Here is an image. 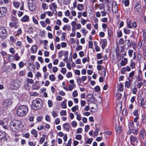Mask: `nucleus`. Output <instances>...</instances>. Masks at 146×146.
<instances>
[{
    "label": "nucleus",
    "instance_id": "1",
    "mask_svg": "<svg viewBox=\"0 0 146 146\" xmlns=\"http://www.w3.org/2000/svg\"><path fill=\"white\" fill-rule=\"evenodd\" d=\"M21 121L13 120L10 122L9 126L13 131L16 132L20 130V126L21 125Z\"/></svg>",
    "mask_w": 146,
    "mask_h": 146
},
{
    "label": "nucleus",
    "instance_id": "2",
    "mask_svg": "<svg viewBox=\"0 0 146 146\" xmlns=\"http://www.w3.org/2000/svg\"><path fill=\"white\" fill-rule=\"evenodd\" d=\"M28 108L25 105H21L19 106L17 110V115L18 116L22 117L25 115L28 112Z\"/></svg>",
    "mask_w": 146,
    "mask_h": 146
},
{
    "label": "nucleus",
    "instance_id": "3",
    "mask_svg": "<svg viewBox=\"0 0 146 146\" xmlns=\"http://www.w3.org/2000/svg\"><path fill=\"white\" fill-rule=\"evenodd\" d=\"M41 102V100L40 99H36L33 101L32 102V106L35 110H38L40 109L42 106Z\"/></svg>",
    "mask_w": 146,
    "mask_h": 146
},
{
    "label": "nucleus",
    "instance_id": "4",
    "mask_svg": "<svg viewBox=\"0 0 146 146\" xmlns=\"http://www.w3.org/2000/svg\"><path fill=\"white\" fill-rule=\"evenodd\" d=\"M7 35V31L4 27H0V36L2 39H5Z\"/></svg>",
    "mask_w": 146,
    "mask_h": 146
},
{
    "label": "nucleus",
    "instance_id": "5",
    "mask_svg": "<svg viewBox=\"0 0 146 146\" xmlns=\"http://www.w3.org/2000/svg\"><path fill=\"white\" fill-rule=\"evenodd\" d=\"M12 101L9 99H6L2 102V104L4 107H9L11 104Z\"/></svg>",
    "mask_w": 146,
    "mask_h": 146
},
{
    "label": "nucleus",
    "instance_id": "6",
    "mask_svg": "<svg viewBox=\"0 0 146 146\" xmlns=\"http://www.w3.org/2000/svg\"><path fill=\"white\" fill-rule=\"evenodd\" d=\"M7 11V8L5 7L0 8V18L5 15Z\"/></svg>",
    "mask_w": 146,
    "mask_h": 146
},
{
    "label": "nucleus",
    "instance_id": "7",
    "mask_svg": "<svg viewBox=\"0 0 146 146\" xmlns=\"http://www.w3.org/2000/svg\"><path fill=\"white\" fill-rule=\"evenodd\" d=\"M12 85L13 86V88L17 89L20 87V83L18 81L14 80L13 82H12Z\"/></svg>",
    "mask_w": 146,
    "mask_h": 146
},
{
    "label": "nucleus",
    "instance_id": "8",
    "mask_svg": "<svg viewBox=\"0 0 146 146\" xmlns=\"http://www.w3.org/2000/svg\"><path fill=\"white\" fill-rule=\"evenodd\" d=\"M88 97V102H89V101L90 100H91V102H92L93 103H94L95 102V98L94 97L93 95L92 94H88L87 95Z\"/></svg>",
    "mask_w": 146,
    "mask_h": 146
},
{
    "label": "nucleus",
    "instance_id": "9",
    "mask_svg": "<svg viewBox=\"0 0 146 146\" xmlns=\"http://www.w3.org/2000/svg\"><path fill=\"white\" fill-rule=\"evenodd\" d=\"M122 103L121 102H119L116 106L115 110L117 112H120L122 110Z\"/></svg>",
    "mask_w": 146,
    "mask_h": 146
},
{
    "label": "nucleus",
    "instance_id": "10",
    "mask_svg": "<svg viewBox=\"0 0 146 146\" xmlns=\"http://www.w3.org/2000/svg\"><path fill=\"white\" fill-rule=\"evenodd\" d=\"M141 6L140 5V2H137L136 3L135 6V10L138 12L139 11V10L141 9Z\"/></svg>",
    "mask_w": 146,
    "mask_h": 146
},
{
    "label": "nucleus",
    "instance_id": "11",
    "mask_svg": "<svg viewBox=\"0 0 146 146\" xmlns=\"http://www.w3.org/2000/svg\"><path fill=\"white\" fill-rule=\"evenodd\" d=\"M145 134V129H142L139 133L140 138L143 139H144V135Z\"/></svg>",
    "mask_w": 146,
    "mask_h": 146
},
{
    "label": "nucleus",
    "instance_id": "12",
    "mask_svg": "<svg viewBox=\"0 0 146 146\" xmlns=\"http://www.w3.org/2000/svg\"><path fill=\"white\" fill-rule=\"evenodd\" d=\"M63 127L67 131H69L70 128V124L68 123H66L63 124Z\"/></svg>",
    "mask_w": 146,
    "mask_h": 146
},
{
    "label": "nucleus",
    "instance_id": "13",
    "mask_svg": "<svg viewBox=\"0 0 146 146\" xmlns=\"http://www.w3.org/2000/svg\"><path fill=\"white\" fill-rule=\"evenodd\" d=\"M21 21L24 22H28L29 21V17L27 15H25L21 19Z\"/></svg>",
    "mask_w": 146,
    "mask_h": 146
},
{
    "label": "nucleus",
    "instance_id": "14",
    "mask_svg": "<svg viewBox=\"0 0 146 146\" xmlns=\"http://www.w3.org/2000/svg\"><path fill=\"white\" fill-rule=\"evenodd\" d=\"M28 6L29 9L31 11H34L35 10V6L33 3L28 5Z\"/></svg>",
    "mask_w": 146,
    "mask_h": 146
},
{
    "label": "nucleus",
    "instance_id": "15",
    "mask_svg": "<svg viewBox=\"0 0 146 146\" xmlns=\"http://www.w3.org/2000/svg\"><path fill=\"white\" fill-rule=\"evenodd\" d=\"M67 101L66 99H64V101L62 102L61 104V105L62 107L63 108H66L67 107L66 102Z\"/></svg>",
    "mask_w": 146,
    "mask_h": 146
},
{
    "label": "nucleus",
    "instance_id": "16",
    "mask_svg": "<svg viewBox=\"0 0 146 146\" xmlns=\"http://www.w3.org/2000/svg\"><path fill=\"white\" fill-rule=\"evenodd\" d=\"M128 127L129 129H135V127L133 126V121H131L129 123Z\"/></svg>",
    "mask_w": 146,
    "mask_h": 146
},
{
    "label": "nucleus",
    "instance_id": "17",
    "mask_svg": "<svg viewBox=\"0 0 146 146\" xmlns=\"http://www.w3.org/2000/svg\"><path fill=\"white\" fill-rule=\"evenodd\" d=\"M37 47L36 45H34L31 47V50L33 52H36L37 50Z\"/></svg>",
    "mask_w": 146,
    "mask_h": 146
},
{
    "label": "nucleus",
    "instance_id": "18",
    "mask_svg": "<svg viewBox=\"0 0 146 146\" xmlns=\"http://www.w3.org/2000/svg\"><path fill=\"white\" fill-rule=\"evenodd\" d=\"M112 10L113 12L115 13H116L117 11V6H112Z\"/></svg>",
    "mask_w": 146,
    "mask_h": 146
},
{
    "label": "nucleus",
    "instance_id": "19",
    "mask_svg": "<svg viewBox=\"0 0 146 146\" xmlns=\"http://www.w3.org/2000/svg\"><path fill=\"white\" fill-rule=\"evenodd\" d=\"M103 44H102V47L103 49H104L107 44V40L106 39L103 40Z\"/></svg>",
    "mask_w": 146,
    "mask_h": 146
},
{
    "label": "nucleus",
    "instance_id": "20",
    "mask_svg": "<svg viewBox=\"0 0 146 146\" xmlns=\"http://www.w3.org/2000/svg\"><path fill=\"white\" fill-rule=\"evenodd\" d=\"M122 3H124L125 7L128 6L129 4V0H123L122 1Z\"/></svg>",
    "mask_w": 146,
    "mask_h": 146
},
{
    "label": "nucleus",
    "instance_id": "21",
    "mask_svg": "<svg viewBox=\"0 0 146 146\" xmlns=\"http://www.w3.org/2000/svg\"><path fill=\"white\" fill-rule=\"evenodd\" d=\"M31 133L32 135H34V136L36 137L37 136V131L35 129H33L31 131Z\"/></svg>",
    "mask_w": 146,
    "mask_h": 146
},
{
    "label": "nucleus",
    "instance_id": "22",
    "mask_svg": "<svg viewBox=\"0 0 146 146\" xmlns=\"http://www.w3.org/2000/svg\"><path fill=\"white\" fill-rule=\"evenodd\" d=\"M131 82H129L128 81H126L125 83V87H127V88H130Z\"/></svg>",
    "mask_w": 146,
    "mask_h": 146
},
{
    "label": "nucleus",
    "instance_id": "23",
    "mask_svg": "<svg viewBox=\"0 0 146 146\" xmlns=\"http://www.w3.org/2000/svg\"><path fill=\"white\" fill-rule=\"evenodd\" d=\"M132 133L133 134L135 135H137L138 132V130L137 129H131Z\"/></svg>",
    "mask_w": 146,
    "mask_h": 146
},
{
    "label": "nucleus",
    "instance_id": "24",
    "mask_svg": "<svg viewBox=\"0 0 146 146\" xmlns=\"http://www.w3.org/2000/svg\"><path fill=\"white\" fill-rule=\"evenodd\" d=\"M6 136V133L3 132V133L0 132V140L4 138Z\"/></svg>",
    "mask_w": 146,
    "mask_h": 146
},
{
    "label": "nucleus",
    "instance_id": "25",
    "mask_svg": "<svg viewBox=\"0 0 146 146\" xmlns=\"http://www.w3.org/2000/svg\"><path fill=\"white\" fill-rule=\"evenodd\" d=\"M77 8L78 10L81 11L84 9L83 5L82 4H78Z\"/></svg>",
    "mask_w": 146,
    "mask_h": 146
},
{
    "label": "nucleus",
    "instance_id": "26",
    "mask_svg": "<svg viewBox=\"0 0 146 146\" xmlns=\"http://www.w3.org/2000/svg\"><path fill=\"white\" fill-rule=\"evenodd\" d=\"M123 85L122 83H121L119 84V91L120 92H122L123 90Z\"/></svg>",
    "mask_w": 146,
    "mask_h": 146
},
{
    "label": "nucleus",
    "instance_id": "27",
    "mask_svg": "<svg viewBox=\"0 0 146 146\" xmlns=\"http://www.w3.org/2000/svg\"><path fill=\"white\" fill-rule=\"evenodd\" d=\"M137 140V138L135 136H134L133 137H132L131 138V139H130V142L131 144L132 145H133L132 143L133 142L136 141V140Z\"/></svg>",
    "mask_w": 146,
    "mask_h": 146
},
{
    "label": "nucleus",
    "instance_id": "28",
    "mask_svg": "<svg viewBox=\"0 0 146 146\" xmlns=\"http://www.w3.org/2000/svg\"><path fill=\"white\" fill-rule=\"evenodd\" d=\"M50 80L52 81H54L55 80V78L54 75L51 74L49 77Z\"/></svg>",
    "mask_w": 146,
    "mask_h": 146
},
{
    "label": "nucleus",
    "instance_id": "29",
    "mask_svg": "<svg viewBox=\"0 0 146 146\" xmlns=\"http://www.w3.org/2000/svg\"><path fill=\"white\" fill-rule=\"evenodd\" d=\"M72 110L73 111L75 112L76 110H78V105H76V106L73 107L72 108Z\"/></svg>",
    "mask_w": 146,
    "mask_h": 146
},
{
    "label": "nucleus",
    "instance_id": "30",
    "mask_svg": "<svg viewBox=\"0 0 146 146\" xmlns=\"http://www.w3.org/2000/svg\"><path fill=\"white\" fill-rule=\"evenodd\" d=\"M60 115L61 116L66 115V111L63 110H61L60 112Z\"/></svg>",
    "mask_w": 146,
    "mask_h": 146
},
{
    "label": "nucleus",
    "instance_id": "31",
    "mask_svg": "<svg viewBox=\"0 0 146 146\" xmlns=\"http://www.w3.org/2000/svg\"><path fill=\"white\" fill-rule=\"evenodd\" d=\"M82 46L80 45H78L76 46V51H78L79 50H82Z\"/></svg>",
    "mask_w": 146,
    "mask_h": 146
},
{
    "label": "nucleus",
    "instance_id": "32",
    "mask_svg": "<svg viewBox=\"0 0 146 146\" xmlns=\"http://www.w3.org/2000/svg\"><path fill=\"white\" fill-rule=\"evenodd\" d=\"M42 6L44 10L45 9H46L48 8V6L46 5V4L44 3H42Z\"/></svg>",
    "mask_w": 146,
    "mask_h": 146
},
{
    "label": "nucleus",
    "instance_id": "33",
    "mask_svg": "<svg viewBox=\"0 0 146 146\" xmlns=\"http://www.w3.org/2000/svg\"><path fill=\"white\" fill-rule=\"evenodd\" d=\"M124 32L125 34H129L130 33V30L128 29H124Z\"/></svg>",
    "mask_w": 146,
    "mask_h": 146
},
{
    "label": "nucleus",
    "instance_id": "34",
    "mask_svg": "<svg viewBox=\"0 0 146 146\" xmlns=\"http://www.w3.org/2000/svg\"><path fill=\"white\" fill-rule=\"evenodd\" d=\"M78 95V93L77 90H75L72 93V95L74 97H76Z\"/></svg>",
    "mask_w": 146,
    "mask_h": 146
},
{
    "label": "nucleus",
    "instance_id": "35",
    "mask_svg": "<svg viewBox=\"0 0 146 146\" xmlns=\"http://www.w3.org/2000/svg\"><path fill=\"white\" fill-rule=\"evenodd\" d=\"M73 127H76L77 125V122L75 121H73L71 123Z\"/></svg>",
    "mask_w": 146,
    "mask_h": 146
},
{
    "label": "nucleus",
    "instance_id": "36",
    "mask_svg": "<svg viewBox=\"0 0 146 146\" xmlns=\"http://www.w3.org/2000/svg\"><path fill=\"white\" fill-rule=\"evenodd\" d=\"M48 106L49 107H52L53 106V103L52 101L51 100H49L48 101Z\"/></svg>",
    "mask_w": 146,
    "mask_h": 146
},
{
    "label": "nucleus",
    "instance_id": "37",
    "mask_svg": "<svg viewBox=\"0 0 146 146\" xmlns=\"http://www.w3.org/2000/svg\"><path fill=\"white\" fill-rule=\"evenodd\" d=\"M25 72L23 70L20 72L19 74L20 76H23L25 75Z\"/></svg>",
    "mask_w": 146,
    "mask_h": 146
},
{
    "label": "nucleus",
    "instance_id": "38",
    "mask_svg": "<svg viewBox=\"0 0 146 146\" xmlns=\"http://www.w3.org/2000/svg\"><path fill=\"white\" fill-rule=\"evenodd\" d=\"M26 37L29 43H31L32 42L33 40L31 38H30L28 36H27Z\"/></svg>",
    "mask_w": 146,
    "mask_h": 146
},
{
    "label": "nucleus",
    "instance_id": "39",
    "mask_svg": "<svg viewBox=\"0 0 146 146\" xmlns=\"http://www.w3.org/2000/svg\"><path fill=\"white\" fill-rule=\"evenodd\" d=\"M66 72V68H62L61 70V72H62L63 74H65Z\"/></svg>",
    "mask_w": 146,
    "mask_h": 146
},
{
    "label": "nucleus",
    "instance_id": "40",
    "mask_svg": "<svg viewBox=\"0 0 146 146\" xmlns=\"http://www.w3.org/2000/svg\"><path fill=\"white\" fill-rule=\"evenodd\" d=\"M52 115L55 118L57 116L58 114L55 111H52Z\"/></svg>",
    "mask_w": 146,
    "mask_h": 146
},
{
    "label": "nucleus",
    "instance_id": "41",
    "mask_svg": "<svg viewBox=\"0 0 146 146\" xmlns=\"http://www.w3.org/2000/svg\"><path fill=\"white\" fill-rule=\"evenodd\" d=\"M27 81L28 83H30L31 84H32L33 82V80L32 79H30L29 78H27Z\"/></svg>",
    "mask_w": 146,
    "mask_h": 146
},
{
    "label": "nucleus",
    "instance_id": "42",
    "mask_svg": "<svg viewBox=\"0 0 146 146\" xmlns=\"http://www.w3.org/2000/svg\"><path fill=\"white\" fill-rule=\"evenodd\" d=\"M89 48H92L93 47V42L92 41H90L88 42Z\"/></svg>",
    "mask_w": 146,
    "mask_h": 146
},
{
    "label": "nucleus",
    "instance_id": "43",
    "mask_svg": "<svg viewBox=\"0 0 146 146\" xmlns=\"http://www.w3.org/2000/svg\"><path fill=\"white\" fill-rule=\"evenodd\" d=\"M94 90L98 92L100 90V89L99 86H97L94 88Z\"/></svg>",
    "mask_w": 146,
    "mask_h": 146
},
{
    "label": "nucleus",
    "instance_id": "44",
    "mask_svg": "<svg viewBox=\"0 0 146 146\" xmlns=\"http://www.w3.org/2000/svg\"><path fill=\"white\" fill-rule=\"evenodd\" d=\"M143 36L144 40L146 41V32L145 31H143Z\"/></svg>",
    "mask_w": 146,
    "mask_h": 146
},
{
    "label": "nucleus",
    "instance_id": "45",
    "mask_svg": "<svg viewBox=\"0 0 146 146\" xmlns=\"http://www.w3.org/2000/svg\"><path fill=\"white\" fill-rule=\"evenodd\" d=\"M65 15L66 16H69L70 15V11L68 10H67L64 13Z\"/></svg>",
    "mask_w": 146,
    "mask_h": 146
},
{
    "label": "nucleus",
    "instance_id": "46",
    "mask_svg": "<svg viewBox=\"0 0 146 146\" xmlns=\"http://www.w3.org/2000/svg\"><path fill=\"white\" fill-rule=\"evenodd\" d=\"M58 94L61 95L63 96L65 95V93L63 91L60 90V91L58 92Z\"/></svg>",
    "mask_w": 146,
    "mask_h": 146
},
{
    "label": "nucleus",
    "instance_id": "47",
    "mask_svg": "<svg viewBox=\"0 0 146 146\" xmlns=\"http://www.w3.org/2000/svg\"><path fill=\"white\" fill-rule=\"evenodd\" d=\"M81 78L80 77H78L77 79V81L78 84L79 85L81 83Z\"/></svg>",
    "mask_w": 146,
    "mask_h": 146
},
{
    "label": "nucleus",
    "instance_id": "48",
    "mask_svg": "<svg viewBox=\"0 0 146 146\" xmlns=\"http://www.w3.org/2000/svg\"><path fill=\"white\" fill-rule=\"evenodd\" d=\"M82 136L80 135H78L75 137V138L77 140H80L82 138Z\"/></svg>",
    "mask_w": 146,
    "mask_h": 146
},
{
    "label": "nucleus",
    "instance_id": "49",
    "mask_svg": "<svg viewBox=\"0 0 146 146\" xmlns=\"http://www.w3.org/2000/svg\"><path fill=\"white\" fill-rule=\"evenodd\" d=\"M55 123L56 125L59 124L60 123V120L59 118H57L55 120Z\"/></svg>",
    "mask_w": 146,
    "mask_h": 146
},
{
    "label": "nucleus",
    "instance_id": "50",
    "mask_svg": "<svg viewBox=\"0 0 146 146\" xmlns=\"http://www.w3.org/2000/svg\"><path fill=\"white\" fill-rule=\"evenodd\" d=\"M15 60L16 61L18 60L20 58V57L18 56V54L16 53L15 54Z\"/></svg>",
    "mask_w": 146,
    "mask_h": 146
},
{
    "label": "nucleus",
    "instance_id": "51",
    "mask_svg": "<svg viewBox=\"0 0 146 146\" xmlns=\"http://www.w3.org/2000/svg\"><path fill=\"white\" fill-rule=\"evenodd\" d=\"M68 28H70V26L69 25H64V27H63L62 29L64 31H66V29Z\"/></svg>",
    "mask_w": 146,
    "mask_h": 146
},
{
    "label": "nucleus",
    "instance_id": "52",
    "mask_svg": "<svg viewBox=\"0 0 146 146\" xmlns=\"http://www.w3.org/2000/svg\"><path fill=\"white\" fill-rule=\"evenodd\" d=\"M76 23L74 21H72L71 23V25L73 27H76Z\"/></svg>",
    "mask_w": 146,
    "mask_h": 146
},
{
    "label": "nucleus",
    "instance_id": "53",
    "mask_svg": "<svg viewBox=\"0 0 146 146\" xmlns=\"http://www.w3.org/2000/svg\"><path fill=\"white\" fill-rule=\"evenodd\" d=\"M45 119L47 121L50 122V117L48 115H46V116Z\"/></svg>",
    "mask_w": 146,
    "mask_h": 146
},
{
    "label": "nucleus",
    "instance_id": "54",
    "mask_svg": "<svg viewBox=\"0 0 146 146\" xmlns=\"http://www.w3.org/2000/svg\"><path fill=\"white\" fill-rule=\"evenodd\" d=\"M120 67L121 66H124L126 65V64H127L124 61H123V60H121V62L120 63Z\"/></svg>",
    "mask_w": 146,
    "mask_h": 146
},
{
    "label": "nucleus",
    "instance_id": "55",
    "mask_svg": "<svg viewBox=\"0 0 146 146\" xmlns=\"http://www.w3.org/2000/svg\"><path fill=\"white\" fill-rule=\"evenodd\" d=\"M66 76L68 78H70L72 77V74L71 72H68L66 75Z\"/></svg>",
    "mask_w": 146,
    "mask_h": 146
},
{
    "label": "nucleus",
    "instance_id": "56",
    "mask_svg": "<svg viewBox=\"0 0 146 146\" xmlns=\"http://www.w3.org/2000/svg\"><path fill=\"white\" fill-rule=\"evenodd\" d=\"M40 23L42 25L43 27H45L46 25L45 23L43 21H41L40 22Z\"/></svg>",
    "mask_w": 146,
    "mask_h": 146
},
{
    "label": "nucleus",
    "instance_id": "57",
    "mask_svg": "<svg viewBox=\"0 0 146 146\" xmlns=\"http://www.w3.org/2000/svg\"><path fill=\"white\" fill-rule=\"evenodd\" d=\"M119 43L120 44H123L124 43V40L123 38H120L119 40Z\"/></svg>",
    "mask_w": 146,
    "mask_h": 146
},
{
    "label": "nucleus",
    "instance_id": "58",
    "mask_svg": "<svg viewBox=\"0 0 146 146\" xmlns=\"http://www.w3.org/2000/svg\"><path fill=\"white\" fill-rule=\"evenodd\" d=\"M130 66L133 69L135 68V64L133 62H132L131 63Z\"/></svg>",
    "mask_w": 146,
    "mask_h": 146
},
{
    "label": "nucleus",
    "instance_id": "59",
    "mask_svg": "<svg viewBox=\"0 0 146 146\" xmlns=\"http://www.w3.org/2000/svg\"><path fill=\"white\" fill-rule=\"evenodd\" d=\"M90 128V126L88 125H87L85 126V131L86 132H87Z\"/></svg>",
    "mask_w": 146,
    "mask_h": 146
},
{
    "label": "nucleus",
    "instance_id": "60",
    "mask_svg": "<svg viewBox=\"0 0 146 146\" xmlns=\"http://www.w3.org/2000/svg\"><path fill=\"white\" fill-rule=\"evenodd\" d=\"M19 64L20 68H22L24 66V62L22 61H21L19 63Z\"/></svg>",
    "mask_w": 146,
    "mask_h": 146
},
{
    "label": "nucleus",
    "instance_id": "61",
    "mask_svg": "<svg viewBox=\"0 0 146 146\" xmlns=\"http://www.w3.org/2000/svg\"><path fill=\"white\" fill-rule=\"evenodd\" d=\"M93 140L92 138H89L86 141V143L88 144H91Z\"/></svg>",
    "mask_w": 146,
    "mask_h": 146
},
{
    "label": "nucleus",
    "instance_id": "62",
    "mask_svg": "<svg viewBox=\"0 0 146 146\" xmlns=\"http://www.w3.org/2000/svg\"><path fill=\"white\" fill-rule=\"evenodd\" d=\"M82 128H79L77 130V133H81L82 132Z\"/></svg>",
    "mask_w": 146,
    "mask_h": 146
},
{
    "label": "nucleus",
    "instance_id": "63",
    "mask_svg": "<svg viewBox=\"0 0 146 146\" xmlns=\"http://www.w3.org/2000/svg\"><path fill=\"white\" fill-rule=\"evenodd\" d=\"M97 58L98 59H100L102 58V54L100 53H98L97 55Z\"/></svg>",
    "mask_w": 146,
    "mask_h": 146
},
{
    "label": "nucleus",
    "instance_id": "64",
    "mask_svg": "<svg viewBox=\"0 0 146 146\" xmlns=\"http://www.w3.org/2000/svg\"><path fill=\"white\" fill-rule=\"evenodd\" d=\"M73 87L72 85H70L69 86V87L68 88V91H71L73 89Z\"/></svg>",
    "mask_w": 146,
    "mask_h": 146
}]
</instances>
